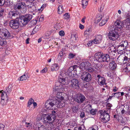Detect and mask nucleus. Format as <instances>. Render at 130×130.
Masks as SVG:
<instances>
[{"mask_svg":"<svg viewBox=\"0 0 130 130\" xmlns=\"http://www.w3.org/2000/svg\"><path fill=\"white\" fill-rule=\"evenodd\" d=\"M91 32V30L90 28H88L84 32L85 34L89 35Z\"/></svg>","mask_w":130,"mask_h":130,"instance_id":"44","label":"nucleus"},{"mask_svg":"<svg viewBox=\"0 0 130 130\" xmlns=\"http://www.w3.org/2000/svg\"><path fill=\"white\" fill-rule=\"evenodd\" d=\"M60 103V101L57 99H49L46 101L45 104L46 108L49 109H53L52 107L55 105H57Z\"/></svg>","mask_w":130,"mask_h":130,"instance_id":"2","label":"nucleus"},{"mask_svg":"<svg viewBox=\"0 0 130 130\" xmlns=\"http://www.w3.org/2000/svg\"><path fill=\"white\" fill-rule=\"evenodd\" d=\"M32 16L30 14H27L22 15L20 17V23H21L22 26H24L31 20Z\"/></svg>","mask_w":130,"mask_h":130,"instance_id":"3","label":"nucleus"},{"mask_svg":"<svg viewBox=\"0 0 130 130\" xmlns=\"http://www.w3.org/2000/svg\"><path fill=\"white\" fill-rule=\"evenodd\" d=\"M0 34L3 37L6 39H8L11 36V34L7 29L4 28L1 30L0 29Z\"/></svg>","mask_w":130,"mask_h":130,"instance_id":"9","label":"nucleus"},{"mask_svg":"<svg viewBox=\"0 0 130 130\" xmlns=\"http://www.w3.org/2000/svg\"><path fill=\"white\" fill-rule=\"evenodd\" d=\"M96 76L98 79V83L100 85L102 86L106 84V80L104 77L101 76L99 75H98Z\"/></svg>","mask_w":130,"mask_h":130,"instance_id":"15","label":"nucleus"},{"mask_svg":"<svg viewBox=\"0 0 130 130\" xmlns=\"http://www.w3.org/2000/svg\"><path fill=\"white\" fill-rule=\"evenodd\" d=\"M65 74L63 73L62 72H60V74H59V75L58 76V78L60 77H64V75Z\"/></svg>","mask_w":130,"mask_h":130,"instance_id":"57","label":"nucleus"},{"mask_svg":"<svg viewBox=\"0 0 130 130\" xmlns=\"http://www.w3.org/2000/svg\"><path fill=\"white\" fill-rule=\"evenodd\" d=\"M108 51L109 53L110 52H113L115 53H116V47L113 45H112L109 47L108 49Z\"/></svg>","mask_w":130,"mask_h":130,"instance_id":"29","label":"nucleus"},{"mask_svg":"<svg viewBox=\"0 0 130 130\" xmlns=\"http://www.w3.org/2000/svg\"><path fill=\"white\" fill-rule=\"evenodd\" d=\"M59 35L61 36H63L64 35L65 33L63 31H60L59 32Z\"/></svg>","mask_w":130,"mask_h":130,"instance_id":"55","label":"nucleus"},{"mask_svg":"<svg viewBox=\"0 0 130 130\" xmlns=\"http://www.w3.org/2000/svg\"><path fill=\"white\" fill-rule=\"evenodd\" d=\"M64 11L63 8V6L61 5H59L58 8V12L59 14H62Z\"/></svg>","mask_w":130,"mask_h":130,"instance_id":"31","label":"nucleus"},{"mask_svg":"<svg viewBox=\"0 0 130 130\" xmlns=\"http://www.w3.org/2000/svg\"><path fill=\"white\" fill-rule=\"evenodd\" d=\"M19 25V21L16 20L10 21L9 24L10 27L13 29H16L18 28Z\"/></svg>","mask_w":130,"mask_h":130,"instance_id":"12","label":"nucleus"},{"mask_svg":"<svg viewBox=\"0 0 130 130\" xmlns=\"http://www.w3.org/2000/svg\"><path fill=\"white\" fill-rule=\"evenodd\" d=\"M118 33L117 31H109L108 34V37L110 40L115 41L119 37Z\"/></svg>","mask_w":130,"mask_h":130,"instance_id":"7","label":"nucleus"},{"mask_svg":"<svg viewBox=\"0 0 130 130\" xmlns=\"http://www.w3.org/2000/svg\"><path fill=\"white\" fill-rule=\"evenodd\" d=\"M94 57L96 61L99 62H103V53L102 52H99L95 53Z\"/></svg>","mask_w":130,"mask_h":130,"instance_id":"13","label":"nucleus"},{"mask_svg":"<svg viewBox=\"0 0 130 130\" xmlns=\"http://www.w3.org/2000/svg\"><path fill=\"white\" fill-rule=\"evenodd\" d=\"M85 70L89 67L91 65V64L88 61L85 62Z\"/></svg>","mask_w":130,"mask_h":130,"instance_id":"43","label":"nucleus"},{"mask_svg":"<svg viewBox=\"0 0 130 130\" xmlns=\"http://www.w3.org/2000/svg\"><path fill=\"white\" fill-rule=\"evenodd\" d=\"M71 108L72 109L73 111L74 112H77L78 108V106H74V107H71Z\"/></svg>","mask_w":130,"mask_h":130,"instance_id":"42","label":"nucleus"},{"mask_svg":"<svg viewBox=\"0 0 130 130\" xmlns=\"http://www.w3.org/2000/svg\"><path fill=\"white\" fill-rule=\"evenodd\" d=\"M108 19L109 17L108 16L106 18L103 20L100 23V25L102 26L104 25L108 21Z\"/></svg>","mask_w":130,"mask_h":130,"instance_id":"30","label":"nucleus"},{"mask_svg":"<svg viewBox=\"0 0 130 130\" xmlns=\"http://www.w3.org/2000/svg\"><path fill=\"white\" fill-rule=\"evenodd\" d=\"M42 119V118L41 116L37 117L36 119V120L38 121H39Z\"/></svg>","mask_w":130,"mask_h":130,"instance_id":"63","label":"nucleus"},{"mask_svg":"<svg viewBox=\"0 0 130 130\" xmlns=\"http://www.w3.org/2000/svg\"><path fill=\"white\" fill-rule=\"evenodd\" d=\"M53 89L54 92H57L56 96L57 98L58 99V100H58L60 101V102L61 100L65 99V96H67L66 94L65 93L61 92L62 91H60V90L57 91H54V88Z\"/></svg>","mask_w":130,"mask_h":130,"instance_id":"11","label":"nucleus"},{"mask_svg":"<svg viewBox=\"0 0 130 130\" xmlns=\"http://www.w3.org/2000/svg\"><path fill=\"white\" fill-rule=\"evenodd\" d=\"M117 51L119 54H121L125 52V50L126 49L121 45L119 43L117 47Z\"/></svg>","mask_w":130,"mask_h":130,"instance_id":"21","label":"nucleus"},{"mask_svg":"<svg viewBox=\"0 0 130 130\" xmlns=\"http://www.w3.org/2000/svg\"><path fill=\"white\" fill-rule=\"evenodd\" d=\"M108 29L109 30V31H116L117 30L113 25H110Z\"/></svg>","mask_w":130,"mask_h":130,"instance_id":"35","label":"nucleus"},{"mask_svg":"<svg viewBox=\"0 0 130 130\" xmlns=\"http://www.w3.org/2000/svg\"><path fill=\"white\" fill-rule=\"evenodd\" d=\"M9 15V17L12 19H15V18H17V14L15 11H12L10 12Z\"/></svg>","mask_w":130,"mask_h":130,"instance_id":"25","label":"nucleus"},{"mask_svg":"<svg viewBox=\"0 0 130 130\" xmlns=\"http://www.w3.org/2000/svg\"><path fill=\"white\" fill-rule=\"evenodd\" d=\"M128 59H130V58L128 59L127 57L121 54L117 58L116 62L119 64L121 65L125 63V62H124V61H128Z\"/></svg>","mask_w":130,"mask_h":130,"instance_id":"10","label":"nucleus"},{"mask_svg":"<svg viewBox=\"0 0 130 130\" xmlns=\"http://www.w3.org/2000/svg\"><path fill=\"white\" fill-rule=\"evenodd\" d=\"M75 76H77L76 74H75L73 79L71 80V86L74 88L78 89L79 88V81L76 78Z\"/></svg>","mask_w":130,"mask_h":130,"instance_id":"6","label":"nucleus"},{"mask_svg":"<svg viewBox=\"0 0 130 130\" xmlns=\"http://www.w3.org/2000/svg\"><path fill=\"white\" fill-rule=\"evenodd\" d=\"M87 107H88L89 110L90 111V113L92 115H94L96 113V109H93L92 108V106L91 105L88 104Z\"/></svg>","mask_w":130,"mask_h":130,"instance_id":"22","label":"nucleus"},{"mask_svg":"<svg viewBox=\"0 0 130 130\" xmlns=\"http://www.w3.org/2000/svg\"><path fill=\"white\" fill-rule=\"evenodd\" d=\"M100 119L101 121L103 123H106L109 120L110 116L107 111L105 110L102 112H101Z\"/></svg>","mask_w":130,"mask_h":130,"instance_id":"4","label":"nucleus"},{"mask_svg":"<svg viewBox=\"0 0 130 130\" xmlns=\"http://www.w3.org/2000/svg\"><path fill=\"white\" fill-rule=\"evenodd\" d=\"M4 13V9L3 8H0V17L3 16Z\"/></svg>","mask_w":130,"mask_h":130,"instance_id":"53","label":"nucleus"},{"mask_svg":"<svg viewBox=\"0 0 130 130\" xmlns=\"http://www.w3.org/2000/svg\"><path fill=\"white\" fill-rule=\"evenodd\" d=\"M4 99H1V103L3 106H6L7 102L6 101H4Z\"/></svg>","mask_w":130,"mask_h":130,"instance_id":"47","label":"nucleus"},{"mask_svg":"<svg viewBox=\"0 0 130 130\" xmlns=\"http://www.w3.org/2000/svg\"><path fill=\"white\" fill-rule=\"evenodd\" d=\"M85 116V114L84 112H81L80 115V117L81 118H84Z\"/></svg>","mask_w":130,"mask_h":130,"instance_id":"64","label":"nucleus"},{"mask_svg":"<svg viewBox=\"0 0 130 130\" xmlns=\"http://www.w3.org/2000/svg\"><path fill=\"white\" fill-rule=\"evenodd\" d=\"M106 105L107 107L108 108V110L107 111L109 110V111L110 110V109L111 107L112 106V105L110 103H107L106 104Z\"/></svg>","mask_w":130,"mask_h":130,"instance_id":"49","label":"nucleus"},{"mask_svg":"<svg viewBox=\"0 0 130 130\" xmlns=\"http://www.w3.org/2000/svg\"><path fill=\"white\" fill-rule=\"evenodd\" d=\"M39 126H40L39 127H37L38 129H37V130H45V126L44 125H41L40 124H39Z\"/></svg>","mask_w":130,"mask_h":130,"instance_id":"45","label":"nucleus"},{"mask_svg":"<svg viewBox=\"0 0 130 130\" xmlns=\"http://www.w3.org/2000/svg\"><path fill=\"white\" fill-rule=\"evenodd\" d=\"M79 67L80 69H82V70H84L85 69V62H82L80 64Z\"/></svg>","mask_w":130,"mask_h":130,"instance_id":"36","label":"nucleus"},{"mask_svg":"<svg viewBox=\"0 0 130 130\" xmlns=\"http://www.w3.org/2000/svg\"><path fill=\"white\" fill-rule=\"evenodd\" d=\"M6 44V42L5 40L2 39L0 37V45L1 46L5 45Z\"/></svg>","mask_w":130,"mask_h":130,"instance_id":"32","label":"nucleus"},{"mask_svg":"<svg viewBox=\"0 0 130 130\" xmlns=\"http://www.w3.org/2000/svg\"><path fill=\"white\" fill-rule=\"evenodd\" d=\"M56 116L54 114H45L44 116L43 120L44 123L53 122L56 119Z\"/></svg>","mask_w":130,"mask_h":130,"instance_id":"5","label":"nucleus"},{"mask_svg":"<svg viewBox=\"0 0 130 130\" xmlns=\"http://www.w3.org/2000/svg\"><path fill=\"white\" fill-rule=\"evenodd\" d=\"M25 5V3L24 2H20L18 3L15 6L16 8L19 10H21L23 9L24 6Z\"/></svg>","mask_w":130,"mask_h":130,"instance_id":"20","label":"nucleus"},{"mask_svg":"<svg viewBox=\"0 0 130 130\" xmlns=\"http://www.w3.org/2000/svg\"><path fill=\"white\" fill-rule=\"evenodd\" d=\"M74 130H84V129L82 128L81 127H76L75 128Z\"/></svg>","mask_w":130,"mask_h":130,"instance_id":"59","label":"nucleus"},{"mask_svg":"<svg viewBox=\"0 0 130 130\" xmlns=\"http://www.w3.org/2000/svg\"><path fill=\"white\" fill-rule=\"evenodd\" d=\"M9 86L7 87L6 88V93H9L12 91L11 89V88H9Z\"/></svg>","mask_w":130,"mask_h":130,"instance_id":"50","label":"nucleus"},{"mask_svg":"<svg viewBox=\"0 0 130 130\" xmlns=\"http://www.w3.org/2000/svg\"><path fill=\"white\" fill-rule=\"evenodd\" d=\"M125 89L126 91H127L128 93H130V87H127L125 88Z\"/></svg>","mask_w":130,"mask_h":130,"instance_id":"62","label":"nucleus"},{"mask_svg":"<svg viewBox=\"0 0 130 130\" xmlns=\"http://www.w3.org/2000/svg\"><path fill=\"white\" fill-rule=\"evenodd\" d=\"M102 38V36L100 35H97L95 36V38L92 40L93 43L94 44L100 43Z\"/></svg>","mask_w":130,"mask_h":130,"instance_id":"17","label":"nucleus"},{"mask_svg":"<svg viewBox=\"0 0 130 130\" xmlns=\"http://www.w3.org/2000/svg\"><path fill=\"white\" fill-rule=\"evenodd\" d=\"M47 5V4H43L41 7V9L43 10L45 7H46Z\"/></svg>","mask_w":130,"mask_h":130,"instance_id":"60","label":"nucleus"},{"mask_svg":"<svg viewBox=\"0 0 130 130\" xmlns=\"http://www.w3.org/2000/svg\"><path fill=\"white\" fill-rule=\"evenodd\" d=\"M80 77L83 80L88 82L92 79L91 75L88 72H84L82 73Z\"/></svg>","mask_w":130,"mask_h":130,"instance_id":"8","label":"nucleus"},{"mask_svg":"<svg viewBox=\"0 0 130 130\" xmlns=\"http://www.w3.org/2000/svg\"><path fill=\"white\" fill-rule=\"evenodd\" d=\"M75 56V55H74L72 53H70L68 55V58L69 59L73 58Z\"/></svg>","mask_w":130,"mask_h":130,"instance_id":"51","label":"nucleus"},{"mask_svg":"<svg viewBox=\"0 0 130 130\" xmlns=\"http://www.w3.org/2000/svg\"><path fill=\"white\" fill-rule=\"evenodd\" d=\"M88 0H82V5L84 9L85 8L86 6L88 4Z\"/></svg>","mask_w":130,"mask_h":130,"instance_id":"33","label":"nucleus"},{"mask_svg":"<svg viewBox=\"0 0 130 130\" xmlns=\"http://www.w3.org/2000/svg\"><path fill=\"white\" fill-rule=\"evenodd\" d=\"M117 64L114 61H111L109 64V68L113 70H115Z\"/></svg>","mask_w":130,"mask_h":130,"instance_id":"23","label":"nucleus"},{"mask_svg":"<svg viewBox=\"0 0 130 130\" xmlns=\"http://www.w3.org/2000/svg\"><path fill=\"white\" fill-rule=\"evenodd\" d=\"M5 2V0H0V6L3 5Z\"/></svg>","mask_w":130,"mask_h":130,"instance_id":"56","label":"nucleus"},{"mask_svg":"<svg viewBox=\"0 0 130 130\" xmlns=\"http://www.w3.org/2000/svg\"><path fill=\"white\" fill-rule=\"evenodd\" d=\"M115 25L116 28H117L118 29L121 30L123 26L124 25L123 22L119 20H117L115 23Z\"/></svg>","mask_w":130,"mask_h":130,"instance_id":"16","label":"nucleus"},{"mask_svg":"<svg viewBox=\"0 0 130 130\" xmlns=\"http://www.w3.org/2000/svg\"><path fill=\"white\" fill-rule=\"evenodd\" d=\"M102 17V16L100 15L99 16H98L96 17V19L97 21L98 22H99L101 20Z\"/></svg>","mask_w":130,"mask_h":130,"instance_id":"52","label":"nucleus"},{"mask_svg":"<svg viewBox=\"0 0 130 130\" xmlns=\"http://www.w3.org/2000/svg\"><path fill=\"white\" fill-rule=\"evenodd\" d=\"M93 67L98 72H101V67L100 66V64L99 63H96L94 64Z\"/></svg>","mask_w":130,"mask_h":130,"instance_id":"27","label":"nucleus"},{"mask_svg":"<svg viewBox=\"0 0 130 130\" xmlns=\"http://www.w3.org/2000/svg\"><path fill=\"white\" fill-rule=\"evenodd\" d=\"M64 51V49L62 48L61 51L58 54L57 59L58 60V62L61 64L62 62V59L63 57V55H64L65 54H63V52Z\"/></svg>","mask_w":130,"mask_h":130,"instance_id":"18","label":"nucleus"},{"mask_svg":"<svg viewBox=\"0 0 130 130\" xmlns=\"http://www.w3.org/2000/svg\"><path fill=\"white\" fill-rule=\"evenodd\" d=\"M86 99L85 96L83 94H79L77 95L75 99V101L77 103L81 104Z\"/></svg>","mask_w":130,"mask_h":130,"instance_id":"14","label":"nucleus"},{"mask_svg":"<svg viewBox=\"0 0 130 130\" xmlns=\"http://www.w3.org/2000/svg\"><path fill=\"white\" fill-rule=\"evenodd\" d=\"M52 67L55 69L56 68L57 70H58L59 69V67L58 64L54 63L52 65Z\"/></svg>","mask_w":130,"mask_h":130,"instance_id":"46","label":"nucleus"},{"mask_svg":"<svg viewBox=\"0 0 130 130\" xmlns=\"http://www.w3.org/2000/svg\"><path fill=\"white\" fill-rule=\"evenodd\" d=\"M103 62H108L110 61V58L108 54L103 53Z\"/></svg>","mask_w":130,"mask_h":130,"instance_id":"26","label":"nucleus"},{"mask_svg":"<svg viewBox=\"0 0 130 130\" xmlns=\"http://www.w3.org/2000/svg\"><path fill=\"white\" fill-rule=\"evenodd\" d=\"M125 22L124 24V27L126 29H130V16L126 19Z\"/></svg>","mask_w":130,"mask_h":130,"instance_id":"19","label":"nucleus"},{"mask_svg":"<svg viewBox=\"0 0 130 130\" xmlns=\"http://www.w3.org/2000/svg\"><path fill=\"white\" fill-rule=\"evenodd\" d=\"M29 78V76L27 74H24L20 77V80L23 81Z\"/></svg>","mask_w":130,"mask_h":130,"instance_id":"28","label":"nucleus"},{"mask_svg":"<svg viewBox=\"0 0 130 130\" xmlns=\"http://www.w3.org/2000/svg\"><path fill=\"white\" fill-rule=\"evenodd\" d=\"M98 127L96 125H94L89 127L88 130H98Z\"/></svg>","mask_w":130,"mask_h":130,"instance_id":"34","label":"nucleus"},{"mask_svg":"<svg viewBox=\"0 0 130 130\" xmlns=\"http://www.w3.org/2000/svg\"><path fill=\"white\" fill-rule=\"evenodd\" d=\"M120 44L123 46L126 49L128 47V43L127 40H123L120 43Z\"/></svg>","mask_w":130,"mask_h":130,"instance_id":"24","label":"nucleus"},{"mask_svg":"<svg viewBox=\"0 0 130 130\" xmlns=\"http://www.w3.org/2000/svg\"><path fill=\"white\" fill-rule=\"evenodd\" d=\"M4 92V93L3 92H1L2 94L1 97L2 99H5L4 97V95H5V96L6 97V98H7V94L6 93V92Z\"/></svg>","mask_w":130,"mask_h":130,"instance_id":"41","label":"nucleus"},{"mask_svg":"<svg viewBox=\"0 0 130 130\" xmlns=\"http://www.w3.org/2000/svg\"><path fill=\"white\" fill-rule=\"evenodd\" d=\"M34 101V100L32 98H31L29 99L28 102V105H27V107H30V105Z\"/></svg>","mask_w":130,"mask_h":130,"instance_id":"37","label":"nucleus"},{"mask_svg":"<svg viewBox=\"0 0 130 130\" xmlns=\"http://www.w3.org/2000/svg\"><path fill=\"white\" fill-rule=\"evenodd\" d=\"M5 126L3 124H0V130H4Z\"/></svg>","mask_w":130,"mask_h":130,"instance_id":"58","label":"nucleus"},{"mask_svg":"<svg viewBox=\"0 0 130 130\" xmlns=\"http://www.w3.org/2000/svg\"><path fill=\"white\" fill-rule=\"evenodd\" d=\"M122 130H130V128L128 126H125L123 128Z\"/></svg>","mask_w":130,"mask_h":130,"instance_id":"61","label":"nucleus"},{"mask_svg":"<svg viewBox=\"0 0 130 130\" xmlns=\"http://www.w3.org/2000/svg\"><path fill=\"white\" fill-rule=\"evenodd\" d=\"M78 37L76 34H72L71 36V39H73L74 40L75 39V40H77V38H78Z\"/></svg>","mask_w":130,"mask_h":130,"instance_id":"40","label":"nucleus"},{"mask_svg":"<svg viewBox=\"0 0 130 130\" xmlns=\"http://www.w3.org/2000/svg\"><path fill=\"white\" fill-rule=\"evenodd\" d=\"M47 71V68H45L42 70L41 71V73H43L46 72Z\"/></svg>","mask_w":130,"mask_h":130,"instance_id":"54","label":"nucleus"},{"mask_svg":"<svg viewBox=\"0 0 130 130\" xmlns=\"http://www.w3.org/2000/svg\"><path fill=\"white\" fill-rule=\"evenodd\" d=\"M86 70L87 72L91 73L93 72L94 70L93 68L90 67L86 69Z\"/></svg>","mask_w":130,"mask_h":130,"instance_id":"39","label":"nucleus"},{"mask_svg":"<svg viewBox=\"0 0 130 130\" xmlns=\"http://www.w3.org/2000/svg\"><path fill=\"white\" fill-rule=\"evenodd\" d=\"M70 18V15L68 13H65L64 15V18L66 19H68Z\"/></svg>","mask_w":130,"mask_h":130,"instance_id":"48","label":"nucleus"},{"mask_svg":"<svg viewBox=\"0 0 130 130\" xmlns=\"http://www.w3.org/2000/svg\"><path fill=\"white\" fill-rule=\"evenodd\" d=\"M58 82H56L55 86L54 87V90L55 91H63L64 89L61 84L65 85L66 83V79L64 77H60L58 78Z\"/></svg>","mask_w":130,"mask_h":130,"instance_id":"1","label":"nucleus"},{"mask_svg":"<svg viewBox=\"0 0 130 130\" xmlns=\"http://www.w3.org/2000/svg\"><path fill=\"white\" fill-rule=\"evenodd\" d=\"M53 122H51L48 123V128H49V129H52L54 128V125L53 123Z\"/></svg>","mask_w":130,"mask_h":130,"instance_id":"38","label":"nucleus"}]
</instances>
